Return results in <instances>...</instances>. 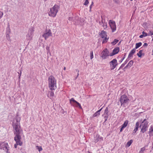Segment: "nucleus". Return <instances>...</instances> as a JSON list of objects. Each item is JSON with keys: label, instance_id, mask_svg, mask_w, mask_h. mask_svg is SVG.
Instances as JSON below:
<instances>
[{"label": "nucleus", "instance_id": "nucleus-1", "mask_svg": "<svg viewBox=\"0 0 153 153\" xmlns=\"http://www.w3.org/2000/svg\"><path fill=\"white\" fill-rule=\"evenodd\" d=\"M20 119L19 118L16 117L13 120V126L14 129V133L15 136L14 140L16 142V144L14 145V147L16 148L17 146L22 145V143L21 141V135L22 133V130L21 129L20 121Z\"/></svg>", "mask_w": 153, "mask_h": 153}, {"label": "nucleus", "instance_id": "nucleus-2", "mask_svg": "<svg viewBox=\"0 0 153 153\" xmlns=\"http://www.w3.org/2000/svg\"><path fill=\"white\" fill-rule=\"evenodd\" d=\"M48 86L50 90H55L56 88V80L55 78L52 76H49L48 80Z\"/></svg>", "mask_w": 153, "mask_h": 153}, {"label": "nucleus", "instance_id": "nucleus-3", "mask_svg": "<svg viewBox=\"0 0 153 153\" xmlns=\"http://www.w3.org/2000/svg\"><path fill=\"white\" fill-rule=\"evenodd\" d=\"M59 7L57 5H54L52 8L50 9V11L48 13L49 15L53 17H55L58 12Z\"/></svg>", "mask_w": 153, "mask_h": 153}, {"label": "nucleus", "instance_id": "nucleus-4", "mask_svg": "<svg viewBox=\"0 0 153 153\" xmlns=\"http://www.w3.org/2000/svg\"><path fill=\"white\" fill-rule=\"evenodd\" d=\"M146 119H144L140 126V127H141V131L143 133L146 131L148 128V122L146 121Z\"/></svg>", "mask_w": 153, "mask_h": 153}, {"label": "nucleus", "instance_id": "nucleus-5", "mask_svg": "<svg viewBox=\"0 0 153 153\" xmlns=\"http://www.w3.org/2000/svg\"><path fill=\"white\" fill-rule=\"evenodd\" d=\"M129 101V99L125 95H123L121 96L120 99V102L121 106L123 105L124 106L126 104H127L128 103Z\"/></svg>", "mask_w": 153, "mask_h": 153}, {"label": "nucleus", "instance_id": "nucleus-6", "mask_svg": "<svg viewBox=\"0 0 153 153\" xmlns=\"http://www.w3.org/2000/svg\"><path fill=\"white\" fill-rule=\"evenodd\" d=\"M99 35L102 38L104 39L102 41V44H104L107 42L109 38H107V35L105 31H104L103 30H102L101 32V33L99 34Z\"/></svg>", "mask_w": 153, "mask_h": 153}, {"label": "nucleus", "instance_id": "nucleus-7", "mask_svg": "<svg viewBox=\"0 0 153 153\" xmlns=\"http://www.w3.org/2000/svg\"><path fill=\"white\" fill-rule=\"evenodd\" d=\"M109 52L107 48L105 49L101 53L100 56L102 58V59H105L107 56H109Z\"/></svg>", "mask_w": 153, "mask_h": 153}, {"label": "nucleus", "instance_id": "nucleus-8", "mask_svg": "<svg viewBox=\"0 0 153 153\" xmlns=\"http://www.w3.org/2000/svg\"><path fill=\"white\" fill-rule=\"evenodd\" d=\"M111 68V70H114L117 65V61L116 59H114L109 62Z\"/></svg>", "mask_w": 153, "mask_h": 153}, {"label": "nucleus", "instance_id": "nucleus-9", "mask_svg": "<svg viewBox=\"0 0 153 153\" xmlns=\"http://www.w3.org/2000/svg\"><path fill=\"white\" fill-rule=\"evenodd\" d=\"M52 35V33L50 29L46 30H45V33L42 34V36L46 40L49 36Z\"/></svg>", "mask_w": 153, "mask_h": 153}, {"label": "nucleus", "instance_id": "nucleus-10", "mask_svg": "<svg viewBox=\"0 0 153 153\" xmlns=\"http://www.w3.org/2000/svg\"><path fill=\"white\" fill-rule=\"evenodd\" d=\"M109 24L112 30V32H114L115 30L116 29L115 22L114 21H113L111 20H110Z\"/></svg>", "mask_w": 153, "mask_h": 153}, {"label": "nucleus", "instance_id": "nucleus-11", "mask_svg": "<svg viewBox=\"0 0 153 153\" xmlns=\"http://www.w3.org/2000/svg\"><path fill=\"white\" fill-rule=\"evenodd\" d=\"M103 138L101 137L100 136L97 135L96 137H95L94 141L95 143H96L98 141L103 140Z\"/></svg>", "mask_w": 153, "mask_h": 153}, {"label": "nucleus", "instance_id": "nucleus-12", "mask_svg": "<svg viewBox=\"0 0 153 153\" xmlns=\"http://www.w3.org/2000/svg\"><path fill=\"white\" fill-rule=\"evenodd\" d=\"M2 146L4 150L6 151L7 153H9V152H8L9 147H8L7 143H4Z\"/></svg>", "mask_w": 153, "mask_h": 153}, {"label": "nucleus", "instance_id": "nucleus-13", "mask_svg": "<svg viewBox=\"0 0 153 153\" xmlns=\"http://www.w3.org/2000/svg\"><path fill=\"white\" fill-rule=\"evenodd\" d=\"M133 63L134 62L133 60L130 61L128 63V64L125 67L124 69H126L127 68H130L133 65Z\"/></svg>", "mask_w": 153, "mask_h": 153}, {"label": "nucleus", "instance_id": "nucleus-14", "mask_svg": "<svg viewBox=\"0 0 153 153\" xmlns=\"http://www.w3.org/2000/svg\"><path fill=\"white\" fill-rule=\"evenodd\" d=\"M26 39H27V40H30L32 39V34H31L30 33L28 32V33H27L26 36Z\"/></svg>", "mask_w": 153, "mask_h": 153}, {"label": "nucleus", "instance_id": "nucleus-15", "mask_svg": "<svg viewBox=\"0 0 153 153\" xmlns=\"http://www.w3.org/2000/svg\"><path fill=\"white\" fill-rule=\"evenodd\" d=\"M136 51V49L135 48H134L132 49L129 53L128 56V58H130L135 53Z\"/></svg>", "mask_w": 153, "mask_h": 153}, {"label": "nucleus", "instance_id": "nucleus-16", "mask_svg": "<svg viewBox=\"0 0 153 153\" xmlns=\"http://www.w3.org/2000/svg\"><path fill=\"white\" fill-rule=\"evenodd\" d=\"M102 108L101 109H100L99 110L97 111L93 115V117H96L99 116L100 114V112L101 111L102 109Z\"/></svg>", "mask_w": 153, "mask_h": 153}, {"label": "nucleus", "instance_id": "nucleus-17", "mask_svg": "<svg viewBox=\"0 0 153 153\" xmlns=\"http://www.w3.org/2000/svg\"><path fill=\"white\" fill-rule=\"evenodd\" d=\"M139 123L138 122H136V126L134 130V133H136L139 127Z\"/></svg>", "mask_w": 153, "mask_h": 153}, {"label": "nucleus", "instance_id": "nucleus-18", "mask_svg": "<svg viewBox=\"0 0 153 153\" xmlns=\"http://www.w3.org/2000/svg\"><path fill=\"white\" fill-rule=\"evenodd\" d=\"M119 51V48L117 47L115 48L113 51V52L114 53V54H116Z\"/></svg>", "mask_w": 153, "mask_h": 153}, {"label": "nucleus", "instance_id": "nucleus-19", "mask_svg": "<svg viewBox=\"0 0 153 153\" xmlns=\"http://www.w3.org/2000/svg\"><path fill=\"white\" fill-rule=\"evenodd\" d=\"M128 123V120H126L124 123L123 125H122V127L123 128H124L127 126Z\"/></svg>", "mask_w": 153, "mask_h": 153}, {"label": "nucleus", "instance_id": "nucleus-20", "mask_svg": "<svg viewBox=\"0 0 153 153\" xmlns=\"http://www.w3.org/2000/svg\"><path fill=\"white\" fill-rule=\"evenodd\" d=\"M142 34L143 35H144V36L145 37H146L147 36H151L153 35V32L151 33H149L148 34L147 33H146L144 31H143L142 32Z\"/></svg>", "mask_w": 153, "mask_h": 153}, {"label": "nucleus", "instance_id": "nucleus-21", "mask_svg": "<svg viewBox=\"0 0 153 153\" xmlns=\"http://www.w3.org/2000/svg\"><path fill=\"white\" fill-rule=\"evenodd\" d=\"M143 51V50H140L139 51V53H137V55L139 57H141L142 56L143 54H142Z\"/></svg>", "mask_w": 153, "mask_h": 153}, {"label": "nucleus", "instance_id": "nucleus-22", "mask_svg": "<svg viewBox=\"0 0 153 153\" xmlns=\"http://www.w3.org/2000/svg\"><path fill=\"white\" fill-rule=\"evenodd\" d=\"M133 142V140H130L129 141H128L126 144V147H129L131 144Z\"/></svg>", "mask_w": 153, "mask_h": 153}, {"label": "nucleus", "instance_id": "nucleus-23", "mask_svg": "<svg viewBox=\"0 0 153 153\" xmlns=\"http://www.w3.org/2000/svg\"><path fill=\"white\" fill-rule=\"evenodd\" d=\"M142 45V43L141 42H139L138 43H137L136 44L135 49L138 48L139 47H140Z\"/></svg>", "mask_w": 153, "mask_h": 153}, {"label": "nucleus", "instance_id": "nucleus-24", "mask_svg": "<svg viewBox=\"0 0 153 153\" xmlns=\"http://www.w3.org/2000/svg\"><path fill=\"white\" fill-rule=\"evenodd\" d=\"M70 103L71 105H72V102H73L74 103H75L76 104V103L77 102V101H76L75 100H74V99L73 98H71L70 100Z\"/></svg>", "mask_w": 153, "mask_h": 153}, {"label": "nucleus", "instance_id": "nucleus-25", "mask_svg": "<svg viewBox=\"0 0 153 153\" xmlns=\"http://www.w3.org/2000/svg\"><path fill=\"white\" fill-rule=\"evenodd\" d=\"M118 41H119L118 40L116 39H115L114 40V41L111 43V44L113 45H114L116 43H117L118 42Z\"/></svg>", "mask_w": 153, "mask_h": 153}, {"label": "nucleus", "instance_id": "nucleus-26", "mask_svg": "<svg viewBox=\"0 0 153 153\" xmlns=\"http://www.w3.org/2000/svg\"><path fill=\"white\" fill-rule=\"evenodd\" d=\"M104 114L102 115V116H104V117L105 118V122L107 120L108 117V114Z\"/></svg>", "mask_w": 153, "mask_h": 153}, {"label": "nucleus", "instance_id": "nucleus-27", "mask_svg": "<svg viewBox=\"0 0 153 153\" xmlns=\"http://www.w3.org/2000/svg\"><path fill=\"white\" fill-rule=\"evenodd\" d=\"M101 17L102 18V20L101 21V22H99L100 24L101 25H102V26H104V25H106V23H105V22L103 23V22L102 19V16H101Z\"/></svg>", "mask_w": 153, "mask_h": 153}, {"label": "nucleus", "instance_id": "nucleus-28", "mask_svg": "<svg viewBox=\"0 0 153 153\" xmlns=\"http://www.w3.org/2000/svg\"><path fill=\"white\" fill-rule=\"evenodd\" d=\"M34 31V28L33 27H31L29 29V30L28 31V32L30 33L31 34L33 33Z\"/></svg>", "mask_w": 153, "mask_h": 153}, {"label": "nucleus", "instance_id": "nucleus-29", "mask_svg": "<svg viewBox=\"0 0 153 153\" xmlns=\"http://www.w3.org/2000/svg\"><path fill=\"white\" fill-rule=\"evenodd\" d=\"M75 106L76 107H79V108L80 109H82V107L80 104V103H79L78 102H77L76 103V105H75Z\"/></svg>", "mask_w": 153, "mask_h": 153}, {"label": "nucleus", "instance_id": "nucleus-30", "mask_svg": "<svg viewBox=\"0 0 153 153\" xmlns=\"http://www.w3.org/2000/svg\"><path fill=\"white\" fill-rule=\"evenodd\" d=\"M36 147L38 150L39 151V152L42 150V149L41 146H36Z\"/></svg>", "mask_w": 153, "mask_h": 153}, {"label": "nucleus", "instance_id": "nucleus-31", "mask_svg": "<svg viewBox=\"0 0 153 153\" xmlns=\"http://www.w3.org/2000/svg\"><path fill=\"white\" fill-rule=\"evenodd\" d=\"M105 114H108V108L107 107L105 110L104 113Z\"/></svg>", "mask_w": 153, "mask_h": 153}, {"label": "nucleus", "instance_id": "nucleus-32", "mask_svg": "<svg viewBox=\"0 0 153 153\" xmlns=\"http://www.w3.org/2000/svg\"><path fill=\"white\" fill-rule=\"evenodd\" d=\"M54 93L52 91H50L49 92V94L48 95V96L49 95L50 97H53V96Z\"/></svg>", "mask_w": 153, "mask_h": 153}, {"label": "nucleus", "instance_id": "nucleus-33", "mask_svg": "<svg viewBox=\"0 0 153 153\" xmlns=\"http://www.w3.org/2000/svg\"><path fill=\"white\" fill-rule=\"evenodd\" d=\"M49 47L48 46H47L46 47V49L48 51V52L47 53H49L50 54H51V53L50 52V50L49 49Z\"/></svg>", "mask_w": 153, "mask_h": 153}, {"label": "nucleus", "instance_id": "nucleus-34", "mask_svg": "<svg viewBox=\"0 0 153 153\" xmlns=\"http://www.w3.org/2000/svg\"><path fill=\"white\" fill-rule=\"evenodd\" d=\"M90 57L91 59L93 58V54L92 51H91L90 53Z\"/></svg>", "mask_w": 153, "mask_h": 153}, {"label": "nucleus", "instance_id": "nucleus-35", "mask_svg": "<svg viewBox=\"0 0 153 153\" xmlns=\"http://www.w3.org/2000/svg\"><path fill=\"white\" fill-rule=\"evenodd\" d=\"M6 37V38L8 40H10V35L8 33L7 34Z\"/></svg>", "mask_w": 153, "mask_h": 153}, {"label": "nucleus", "instance_id": "nucleus-36", "mask_svg": "<svg viewBox=\"0 0 153 153\" xmlns=\"http://www.w3.org/2000/svg\"><path fill=\"white\" fill-rule=\"evenodd\" d=\"M145 149L144 148H142L140 153H143V151Z\"/></svg>", "mask_w": 153, "mask_h": 153}, {"label": "nucleus", "instance_id": "nucleus-37", "mask_svg": "<svg viewBox=\"0 0 153 153\" xmlns=\"http://www.w3.org/2000/svg\"><path fill=\"white\" fill-rule=\"evenodd\" d=\"M88 3L89 2L88 1L86 0L85 3L84 4L85 5H87L88 4Z\"/></svg>", "mask_w": 153, "mask_h": 153}, {"label": "nucleus", "instance_id": "nucleus-38", "mask_svg": "<svg viewBox=\"0 0 153 153\" xmlns=\"http://www.w3.org/2000/svg\"><path fill=\"white\" fill-rule=\"evenodd\" d=\"M3 15V13L0 11V19L2 17Z\"/></svg>", "mask_w": 153, "mask_h": 153}, {"label": "nucleus", "instance_id": "nucleus-39", "mask_svg": "<svg viewBox=\"0 0 153 153\" xmlns=\"http://www.w3.org/2000/svg\"><path fill=\"white\" fill-rule=\"evenodd\" d=\"M115 54H114V53L113 52H112L111 53H110V56H112L114 55H115Z\"/></svg>", "mask_w": 153, "mask_h": 153}, {"label": "nucleus", "instance_id": "nucleus-40", "mask_svg": "<svg viewBox=\"0 0 153 153\" xmlns=\"http://www.w3.org/2000/svg\"><path fill=\"white\" fill-rule=\"evenodd\" d=\"M125 55H126V54L124 55V57H123V58H122V59H121V60L120 61V62H121L123 61V60L125 58Z\"/></svg>", "mask_w": 153, "mask_h": 153}, {"label": "nucleus", "instance_id": "nucleus-41", "mask_svg": "<svg viewBox=\"0 0 153 153\" xmlns=\"http://www.w3.org/2000/svg\"><path fill=\"white\" fill-rule=\"evenodd\" d=\"M144 35H143L142 34V35H140V36L139 37L140 38H143V37H145V36H144Z\"/></svg>", "mask_w": 153, "mask_h": 153}, {"label": "nucleus", "instance_id": "nucleus-42", "mask_svg": "<svg viewBox=\"0 0 153 153\" xmlns=\"http://www.w3.org/2000/svg\"><path fill=\"white\" fill-rule=\"evenodd\" d=\"M147 45H148V44L147 43H144L143 46V47H145V46H147Z\"/></svg>", "mask_w": 153, "mask_h": 153}, {"label": "nucleus", "instance_id": "nucleus-43", "mask_svg": "<svg viewBox=\"0 0 153 153\" xmlns=\"http://www.w3.org/2000/svg\"><path fill=\"white\" fill-rule=\"evenodd\" d=\"M125 65V64H123L121 65V66L120 67V68H119V69H120L121 68H123L124 65Z\"/></svg>", "mask_w": 153, "mask_h": 153}, {"label": "nucleus", "instance_id": "nucleus-44", "mask_svg": "<svg viewBox=\"0 0 153 153\" xmlns=\"http://www.w3.org/2000/svg\"><path fill=\"white\" fill-rule=\"evenodd\" d=\"M149 131L150 132L153 131V127H151V128L150 129Z\"/></svg>", "mask_w": 153, "mask_h": 153}, {"label": "nucleus", "instance_id": "nucleus-45", "mask_svg": "<svg viewBox=\"0 0 153 153\" xmlns=\"http://www.w3.org/2000/svg\"><path fill=\"white\" fill-rule=\"evenodd\" d=\"M73 19V18L72 17H70L69 18L68 20L70 21H72Z\"/></svg>", "mask_w": 153, "mask_h": 153}, {"label": "nucleus", "instance_id": "nucleus-46", "mask_svg": "<svg viewBox=\"0 0 153 153\" xmlns=\"http://www.w3.org/2000/svg\"><path fill=\"white\" fill-rule=\"evenodd\" d=\"M102 27H103L104 29H105V28H106L107 27V23H106V25H104V26H102Z\"/></svg>", "mask_w": 153, "mask_h": 153}, {"label": "nucleus", "instance_id": "nucleus-47", "mask_svg": "<svg viewBox=\"0 0 153 153\" xmlns=\"http://www.w3.org/2000/svg\"><path fill=\"white\" fill-rule=\"evenodd\" d=\"M124 128H123L122 127L121 128H120V132H121L122 131H123V129H124Z\"/></svg>", "mask_w": 153, "mask_h": 153}, {"label": "nucleus", "instance_id": "nucleus-48", "mask_svg": "<svg viewBox=\"0 0 153 153\" xmlns=\"http://www.w3.org/2000/svg\"><path fill=\"white\" fill-rule=\"evenodd\" d=\"M78 72H79V71H78V74H77V76L75 78V79H76L77 78V77H78V75H79V73H78Z\"/></svg>", "mask_w": 153, "mask_h": 153}, {"label": "nucleus", "instance_id": "nucleus-49", "mask_svg": "<svg viewBox=\"0 0 153 153\" xmlns=\"http://www.w3.org/2000/svg\"><path fill=\"white\" fill-rule=\"evenodd\" d=\"M92 6H91V5L90 7V11H91V7H92Z\"/></svg>", "mask_w": 153, "mask_h": 153}, {"label": "nucleus", "instance_id": "nucleus-50", "mask_svg": "<svg viewBox=\"0 0 153 153\" xmlns=\"http://www.w3.org/2000/svg\"><path fill=\"white\" fill-rule=\"evenodd\" d=\"M128 61V60H127H127H126L125 61V64H126V63Z\"/></svg>", "mask_w": 153, "mask_h": 153}, {"label": "nucleus", "instance_id": "nucleus-51", "mask_svg": "<svg viewBox=\"0 0 153 153\" xmlns=\"http://www.w3.org/2000/svg\"><path fill=\"white\" fill-rule=\"evenodd\" d=\"M20 76H21V74H19V79L20 78Z\"/></svg>", "mask_w": 153, "mask_h": 153}, {"label": "nucleus", "instance_id": "nucleus-52", "mask_svg": "<svg viewBox=\"0 0 153 153\" xmlns=\"http://www.w3.org/2000/svg\"><path fill=\"white\" fill-rule=\"evenodd\" d=\"M93 4V2H92V3H91V6H92Z\"/></svg>", "mask_w": 153, "mask_h": 153}, {"label": "nucleus", "instance_id": "nucleus-53", "mask_svg": "<svg viewBox=\"0 0 153 153\" xmlns=\"http://www.w3.org/2000/svg\"><path fill=\"white\" fill-rule=\"evenodd\" d=\"M152 149H153V143H152Z\"/></svg>", "mask_w": 153, "mask_h": 153}, {"label": "nucleus", "instance_id": "nucleus-54", "mask_svg": "<svg viewBox=\"0 0 153 153\" xmlns=\"http://www.w3.org/2000/svg\"><path fill=\"white\" fill-rule=\"evenodd\" d=\"M65 69H66V68L65 67H64V70H65Z\"/></svg>", "mask_w": 153, "mask_h": 153}, {"label": "nucleus", "instance_id": "nucleus-55", "mask_svg": "<svg viewBox=\"0 0 153 153\" xmlns=\"http://www.w3.org/2000/svg\"><path fill=\"white\" fill-rule=\"evenodd\" d=\"M86 153H92L90 152L89 151H88Z\"/></svg>", "mask_w": 153, "mask_h": 153}, {"label": "nucleus", "instance_id": "nucleus-56", "mask_svg": "<svg viewBox=\"0 0 153 153\" xmlns=\"http://www.w3.org/2000/svg\"><path fill=\"white\" fill-rule=\"evenodd\" d=\"M120 42H121V41H120V42H119V44H120Z\"/></svg>", "mask_w": 153, "mask_h": 153}, {"label": "nucleus", "instance_id": "nucleus-57", "mask_svg": "<svg viewBox=\"0 0 153 153\" xmlns=\"http://www.w3.org/2000/svg\"><path fill=\"white\" fill-rule=\"evenodd\" d=\"M115 2H116V3H117V1H115Z\"/></svg>", "mask_w": 153, "mask_h": 153}, {"label": "nucleus", "instance_id": "nucleus-58", "mask_svg": "<svg viewBox=\"0 0 153 153\" xmlns=\"http://www.w3.org/2000/svg\"><path fill=\"white\" fill-rule=\"evenodd\" d=\"M131 0V1H132L133 0Z\"/></svg>", "mask_w": 153, "mask_h": 153}]
</instances>
